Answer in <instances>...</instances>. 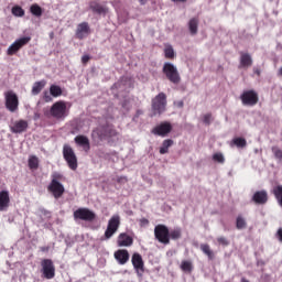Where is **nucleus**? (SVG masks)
<instances>
[{
    "label": "nucleus",
    "mask_w": 282,
    "mask_h": 282,
    "mask_svg": "<svg viewBox=\"0 0 282 282\" xmlns=\"http://www.w3.org/2000/svg\"><path fill=\"white\" fill-rule=\"evenodd\" d=\"M132 265L137 272V276L142 279L144 276V260L140 253H133L131 258Z\"/></svg>",
    "instance_id": "f8f14e48"
},
{
    "label": "nucleus",
    "mask_w": 282,
    "mask_h": 282,
    "mask_svg": "<svg viewBox=\"0 0 282 282\" xmlns=\"http://www.w3.org/2000/svg\"><path fill=\"white\" fill-rule=\"evenodd\" d=\"M149 0H139V3L141 4V6H147V2H148Z\"/></svg>",
    "instance_id": "8fccbe9b"
},
{
    "label": "nucleus",
    "mask_w": 282,
    "mask_h": 282,
    "mask_svg": "<svg viewBox=\"0 0 282 282\" xmlns=\"http://www.w3.org/2000/svg\"><path fill=\"white\" fill-rule=\"evenodd\" d=\"M253 74H257L258 76H261V69L260 68H253Z\"/></svg>",
    "instance_id": "de8ad7c7"
},
{
    "label": "nucleus",
    "mask_w": 282,
    "mask_h": 282,
    "mask_svg": "<svg viewBox=\"0 0 282 282\" xmlns=\"http://www.w3.org/2000/svg\"><path fill=\"white\" fill-rule=\"evenodd\" d=\"M248 67H252V56L249 53L240 52L239 68L248 69Z\"/></svg>",
    "instance_id": "412c9836"
},
{
    "label": "nucleus",
    "mask_w": 282,
    "mask_h": 282,
    "mask_svg": "<svg viewBox=\"0 0 282 282\" xmlns=\"http://www.w3.org/2000/svg\"><path fill=\"white\" fill-rule=\"evenodd\" d=\"M276 237H278L279 241H281V243H282V228H280V229L278 230Z\"/></svg>",
    "instance_id": "a18cd8bd"
},
{
    "label": "nucleus",
    "mask_w": 282,
    "mask_h": 282,
    "mask_svg": "<svg viewBox=\"0 0 282 282\" xmlns=\"http://www.w3.org/2000/svg\"><path fill=\"white\" fill-rule=\"evenodd\" d=\"M200 250L208 257L209 261H213L215 259V252L210 250V246L208 243L200 245Z\"/></svg>",
    "instance_id": "cd10ccee"
},
{
    "label": "nucleus",
    "mask_w": 282,
    "mask_h": 282,
    "mask_svg": "<svg viewBox=\"0 0 282 282\" xmlns=\"http://www.w3.org/2000/svg\"><path fill=\"white\" fill-rule=\"evenodd\" d=\"M163 74L171 83H177V68L173 64L165 63L163 66Z\"/></svg>",
    "instance_id": "2eb2a0df"
},
{
    "label": "nucleus",
    "mask_w": 282,
    "mask_h": 282,
    "mask_svg": "<svg viewBox=\"0 0 282 282\" xmlns=\"http://www.w3.org/2000/svg\"><path fill=\"white\" fill-rule=\"evenodd\" d=\"M4 100H6V108L11 113H15V111H19V96L13 93L12 90H9L4 94Z\"/></svg>",
    "instance_id": "1a4fd4ad"
},
{
    "label": "nucleus",
    "mask_w": 282,
    "mask_h": 282,
    "mask_svg": "<svg viewBox=\"0 0 282 282\" xmlns=\"http://www.w3.org/2000/svg\"><path fill=\"white\" fill-rule=\"evenodd\" d=\"M93 135H98L99 140H102V138H111L112 135H116V130L109 128L96 129L93 131Z\"/></svg>",
    "instance_id": "6ab92c4d"
},
{
    "label": "nucleus",
    "mask_w": 282,
    "mask_h": 282,
    "mask_svg": "<svg viewBox=\"0 0 282 282\" xmlns=\"http://www.w3.org/2000/svg\"><path fill=\"white\" fill-rule=\"evenodd\" d=\"M32 41V37L30 36H23L18 40H15L7 50V55L8 56H14L18 52L23 50L28 43Z\"/></svg>",
    "instance_id": "6e6552de"
},
{
    "label": "nucleus",
    "mask_w": 282,
    "mask_h": 282,
    "mask_svg": "<svg viewBox=\"0 0 282 282\" xmlns=\"http://www.w3.org/2000/svg\"><path fill=\"white\" fill-rule=\"evenodd\" d=\"M252 202L260 206H263V204H268V192L265 189L256 192L252 196Z\"/></svg>",
    "instance_id": "a211bd4d"
},
{
    "label": "nucleus",
    "mask_w": 282,
    "mask_h": 282,
    "mask_svg": "<svg viewBox=\"0 0 282 282\" xmlns=\"http://www.w3.org/2000/svg\"><path fill=\"white\" fill-rule=\"evenodd\" d=\"M181 3H186L187 0H177Z\"/></svg>",
    "instance_id": "864d4df0"
},
{
    "label": "nucleus",
    "mask_w": 282,
    "mask_h": 282,
    "mask_svg": "<svg viewBox=\"0 0 282 282\" xmlns=\"http://www.w3.org/2000/svg\"><path fill=\"white\" fill-rule=\"evenodd\" d=\"M172 144H173V140H171V139L164 140L159 150V153L161 155H165V153H169V149H171Z\"/></svg>",
    "instance_id": "c85d7f7f"
},
{
    "label": "nucleus",
    "mask_w": 282,
    "mask_h": 282,
    "mask_svg": "<svg viewBox=\"0 0 282 282\" xmlns=\"http://www.w3.org/2000/svg\"><path fill=\"white\" fill-rule=\"evenodd\" d=\"M50 116L55 120H65L69 116V109H67V102L58 100L54 102L50 109Z\"/></svg>",
    "instance_id": "7ed1b4c3"
},
{
    "label": "nucleus",
    "mask_w": 282,
    "mask_h": 282,
    "mask_svg": "<svg viewBox=\"0 0 282 282\" xmlns=\"http://www.w3.org/2000/svg\"><path fill=\"white\" fill-rule=\"evenodd\" d=\"M50 94L53 98H58L59 96H63V88L58 85H51Z\"/></svg>",
    "instance_id": "7c9ffc66"
},
{
    "label": "nucleus",
    "mask_w": 282,
    "mask_h": 282,
    "mask_svg": "<svg viewBox=\"0 0 282 282\" xmlns=\"http://www.w3.org/2000/svg\"><path fill=\"white\" fill-rule=\"evenodd\" d=\"M30 12L31 14H33V17H43V8H41V6H39L37 3H34L30 7Z\"/></svg>",
    "instance_id": "c756f323"
},
{
    "label": "nucleus",
    "mask_w": 282,
    "mask_h": 282,
    "mask_svg": "<svg viewBox=\"0 0 282 282\" xmlns=\"http://www.w3.org/2000/svg\"><path fill=\"white\" fill-rule=\"evenodd\" d=\"M61 182H63V174L54 172L51 175V183L47 186V191L52 193L55 199H61L65 195V186Z\"/></svg>",
    "instance_id": "f257e3e1"
},
{
    "label": "nucleus",
    "mask_w": 282,
    "mask_h": 282,
    "mask_svg": "<svg viewBox=\"0 0 282 282\" xmlns=\"http://www.w3.org/2000/svg\"><path fill=\"white\" fill-rule=\"evenodd\" d=\"M232 143H234L235 145H237L238 149H243V148L247 147V144H248V142L246 141L245 138H235V139L232 140Z\"/></svg>",
    "instance_id": "f704fd0d"
},
{
    "label": "nucleus",
    "mask_w": 282,
    "mask_h": 282,
    "mask_svg": "<svg viewBox=\"0 0 282 282\" xmlns=\"http://www.w3.org/2000/svg\"><path fill=\"white\" fill-rule=\"evenodd\" d=\"M117 182H127V177H124V176H120L118 180H117Z\"/></svg>",
    "instance_id": "09e8293b"
},
{
    "label": "nucleus",
    "mask_w": 282,
    "mask_h": 282,
    "mask_svg": "<svg viewBox=\"0 0 282 282\" xmlns=\"http://www.w3.org/2000/svg\"><path fill=\"white\" fill-rule=\"evenodd\" d=\"M213 160H214V162H218L219 164H224V162H226V159L224 158V154H221V153H215L213 155Z\"/></svg>",
    "instance_id": "58836bf2"
},
{
    "label": "nucleus",
    "mask_w": 282,
    "mask_h": 282,
    "mask_svg": "<svg viewBox=\"0 0 282 282\" xmlns=\"http://www.w3.org/2000/svg\"><path fill=\"white\" fill-rule=\"evenodd\" d=\"M217 242L219 243V246H230V240L226 237H218Z\"/></svg>",
    "instance_id": "ea45409f"
},
{
    "label": "nucleus",
    "mask_w": 282,
    "mask_h": 282,
    "mask_svg": "<svg viewBox=\"0 0 282 282\" xmlns=\"http://www.w3.org/2000/svg\"><path fill=\"white\" fill-rule=\"evenodd\" d=\"M173 1H177V0H173Z\"/></svg>",
    "instance_id": "4d7b16f0"
},
{
    "label": "nucleus",
    "mask_w": 282,
    "mask_h": 282,
    "mask_svg": "<svg viewBox=\"0 0 282 282\" xmlns=\"http://www.w3.org/2000/svg\"><path fill=\"white\" fill-rule=\"evenodd\" d=\"M45 85H47V82L45 80L35 82L32 87V95L39 96L40 91H43V89L45 88Z\"/></svg>",
    "instance_id": "a878e982"
},
{
    "label": "nucleus",
    "mask_w": 282,
    "mask_h": 282,
    "mask_svg": "<svg viewBox=\"0 0 282 282\" xmlns=\"http://www.w3.org/2000/svg\"><path fill=\"white\" fill-rule=\"evenodd\" d=\"M90 59H91V57H90L89 55H84V56L82 57V63H83V65H87Z\"/></svg>",
    "instance_id": "37998d69"
},
{
    "label": "nucleus",
    "mask_w": 282,
    "mask_h": 282,
    "mask_svg": "<svg viewBox=\"0 0 282 282\" xmlns=\"http://www.w3.org/2000/svg\"><path fill=\"white\" fill-rule=\"evenodd\" d=\"M181 270L185 274H191L193 272V262H191V261H183L181 263Z\"/></svg>",
    "instance_id": "2f4dec72"
},
{
    "label": "nucleus",
    "mask_w": 282,
    "mask_h": 282,
    "mask_svg": "<svg viewBox=\"0 0 282 282\" xmlns=\"http://www.w3.org/2000/svg\"><path fill=\"white\" fill-rule=\"evenodd\" d=\"M13 17H25V10L20 6H15L11 9Z\"/></svg>",
    "instance_id": "72a5a7b5"
},
{
    "label": "nucleus",
    "mask_w": 282,
    "mask_h": 282,
    "mask_svg": "<svg viewBox=\"0 0 282 282\" xmlns=\"http://www.w3.org/2000/svg\"><path fill=\"white\" fill-rule=\"evenodd\" d=\"M29 169L31 171H36V169H39V158L35 155H31L29 158Z\"/></svg>",
    "instance_id": "473e14b6"
},
{
    "label": "nucleus",
    "mask_w": 282,
    "mask_h": 282,
    "mask_svg": "<svg viewBox=\"0 0 282 282\" xmlns=\"http://www.w3.org/2000/svg\"><path fill=\"white\" fill-rule=\"evenodd\" d=\"M164 55H165V58H174L175 57V51L173 50V46L165 45Z\"/></svg>",
    "instance_id": "e433bc0d"
},
{
    "label": "nucleus",
    "mask_w": 282,
    "mask_h": 282,
    "mask_svg": "<svg viewBox=\"0 0 282 282\" xmlns=\"http://www.w3.org/2000/svg\"><path fill=\"white\" fill-rule=\"evenodd\" d=\"M271 151H272V153H273L275 160H278L279 162L282 163V150H281V148H279V147H272V148H271Z\"/></svg>",
    "instance_id": "4c0bfd02"
},
{
    "label": "nucleus",
    "mask_w": 282,
    "mask_h": 282,
    "mask_svg": "<svg viewBox=\"0 0 282 282\" xmlns=\"http://www.w3.org/2000/svg\"><path fill=\"white\" fill-rule=\"evenodd\" d=\"M154 237L159 243L169 246V243H171V237L175 239V237H177V234L174 231L171 235V232L169 231V227H166L165 225H156L154 227Z\"/></svg>",
    "instance_id": "f03ea898"
},
{
    "label": "nucleus",
    "mask_w": 282,
    "mask_h": 282,
    "mask_svg": "<svg viewBox=\"0 0 282 282\" xmlns=\"http://www.w3.org/2000/svg\"><path fill=\"white\" fill-rule=\"evenodd\" d=\"M117 246L119 248H129L133 246V237L129 236L127 232H122L117 238Z\"/></svg>",
    "instance_id": "dca6fc26"
},
{
    "label": "nucleus",
    "mask_w": 282,
    "mask_h": 282,
    "mask_svg": "<svg viewBox=\"0 0 282 282\" xmlns=\"http://www.w3.org/2000/svg\"><path fill=\"white\" fill-rule=\"evenodd\" d=\"M198 28H199V19L192 18L188 22L189 34H192V36H195V34H197L198 32Z\"/></svg>",
    "instance_id": "b1692460"
},
{
    "label": "nucleus",
    "mask_w": 282,
    "mask_h": 282,
    "mask_svg": "<svg viewBox=\"0 0 282 282\" xmlns=\"http://www.w3.org/2000/svg\"><path fill=\"white\" fill-rule=\"evenodd\" d=\"M115 259L120 265H124L129 261V251L127 249H119L115 252Z\"/></svg>",
    "instance_id": "aec40b11"
},
{
    "label": "nucleus",
    "mask_w": 282,
    "mask_h": 282,
    "mask_svg": "<svg viewBox=\"0 0 282 282\" xmlns=\"http://www.w3.org/2000/svg\"><path fill=\"white\" fill-rule=\"evenodd\" d=\"M210 120H213V115L212 113L204 115V117H203L204 124H210Z\"/></svg>",
    "instance_id": "a19ab883"
},
{
    "label": "nucleus",
    "mask_w": 282,
    "mask_h": 282,
    "mask_svg": "<svg viewBox=\"0 0 282 282\" xmlns=\"http://www.w3.org/2000/svg\"><path fill=\"white\" fill-rule=\"evenodd\" d=\"M41 272L44 279L52 280L56 276V267L52 259H43L41 261Z\"/></svg>",
    "instance_id": "0eeeda50"
},
{
    "label": "nucleus",
    "mask_w": 282,
    "mask_h": 282,
    "mask_svg": "<svg viewBox=\"0 0 282 282\" xmlns=\"http://www.w3.org/2000/svg\"><path fill=\"white\" fill-rule=\"evenodd\" d=\"M118 228H120V217L118 215H113L108 220L107 229L100 238V241H108V239H111V237L118 232Z\"/></svg>",
    "instance_id": "423d86ee"
},
{
    "label": "nucleus",
    "mask_w": 282,
    "mask_h": 282,
    "mask_svg": "<svg viewBox=\"0 0 282 282\" xmlns=\"http://www.w3.org/2000/svg\"><path fill=\"white\" fill-rule=\"evenodd\" d=\"M143 111L142 110H137V118L138 116H142Z\"/></svg>",
    "instance_id": "603ef678"
},
{
    "label": "nucleus",
    "mask_w": 282,
    "mask_h": 282,
    "mask_svg": "<svg viewBox=\"0 0 282 282\" xmlns=\"http://www.w3.org/2000/svg\"><path fill=\"white\" fill-rule=\"evenodd\" d=\"M171 131H173V126L169 121L161 122L152 129L153 135H160L161 138H166Z\"/></svg>",
    "instance_id": "ddd939ff"
},
{
    "label": "nucleus",
    "mask_w": 282,
    "mask_h": 282,
    "mask_svg": "<svg viewBox=\"0 0 282 282\" xmlns=\"http://www.w3.org/2000/svg\"><path fill=\"white\" fill-rule=\"evenodd\" d=\"M272 195H274V198L276 199V203L279 204L280 208H282V185H276L271 191Z\"/></svg>",
    "instance_id": "393cba45"
},
{
    "label": "nucleus",
    "mask_w": 282,
    "mask_h": 282,
    "mask_svg": "<svg viewBox=\"0 0 282 282\" xmlns=\"http://www.w3.org/2000/svg\"><path fill=\"white\" fill-rule=\"evenodd\" d=\"M91 34V28H89V22H82L77 25L75 31V36L78 41L87 39Z\"/></svg>",
    "instance_id": "4468645a"
},
{
    "label": "nucleus",
    "mask_w": 282,
    "mask_h": 282,
    "mask_svg": "<svg viewBox=\"0 0 282 282\" xmlns=\"http://www.w3.org/2000/svg\"><path fill=\"white\" fill-rule=\"evenodd\" d=\"M278 76L280 77V78H282V66L279 68V70H278Z\"/></svg>",
    "instance_id": "3c124183"
},
{
    "label": "nucleus",
    "mask_w": 282,
    "mask_h": 282,
    "mask_svg": "<svg viewBox=\"0 0 282 282\" xmlns=\"http://www.w3.org/2000/svg\"><path fill=\"white\" fill-rule=\"evenodd\" d=\"M178 107H184V102H178Z\"/></svg>",
    "instance_id": "5fc2aeb1"
},
{
    "label": "nucleus",
    "mask_w": 282,
    "mask_h": 282,
    "mask_svg": "<svg viewBox=\"0 0 282 282\" xmlns=\"http://www.w3.org/2000/svg\"><path fill=\"white\" fill-rule=\"evenodd\" d=\"M246 226H248V224L246 223V219H243V217L238 216L236 219V228L238 230H243V228H246Z\"/></svg>",
    "instance_id": "c9c22d12"
},
{
    "label": "nucleus",
    "mask_w": 282,
    "mask_h": 282,
    "mask_svg": "<svg viewBox=\"0 0 282 282\" xmlns=\"http://www.w3.org/2000/svg\"><path fill=\"white\" fill-rule=\"evenodd\" d=\"M74 219H80L82 221H94L96 214L89 208L80 207L73 214Z\"/></svg>",
    "instance_id": "9b49d317"
},
{
    "label": "nucleus",
    "mask_w": 282,
    "mask_h": 282,
    "mask_svg": "<svg viewBox=\"0 0 282 282\" xmlns=\"http://www.w3.org/2000/svg\"><path fill=\"white\" fill-rule=\"evenodd\" d=\"M139 224H140V226H141L142 228H144V226H149V219H147V218H141V219L139 220Z\"/></svg>",
    "instance_id": "c03bdc74"
},
{
    "label": "nucleus",
    "mask_w": 282,
    "mask_h": 282,
    "mask_svg": "<svg viewBox=\"0 0 282 282\" xmlns=\"http://www.w3.org/2000/svg\"><path fill=\"white\" fill-rule=\"evenodd\" d=\"M240 100L245 107H254L259 102V94L254 90H245L240 95Z\"/></svg>",
    "instance_id": "9d476101"
},
{
    "label": "nucleus",
    "mask_w": 282,
    "mask_h": 282,
    "mask_svg": "<svg viewBox=\"0 0 282 282\" xmlns=\"http://www.w3.org/2000/svg\"><path fill=\"white\" fill-rule=\"evenodd\" d=\"M10 208V192L1 191L0 192V213L8 210Z\"/></svg>",
    "instance_id": "f3484780"
},
{
    "label": "nucleus",
    "mask_w": 282,
    "mask_h": 282,
    "mask_svg": "<svg viewBox=\"0 0 282 282\" xmlns=\"http://www.w3.org/2000/svg\"><path fill=\"white\" fill-rule=\"evenodd\" d=\"M166 111V94L160 93L152 99V116H162Z\"/></svg>",
    "instance_id": "20e7f679"
},
{
    "label": "nucleus",
    "mask_w": 282,
    "mask_h": 282,
    "mask_svg": "<svg viewBox=\"0 0 282 282\" xmlns=\"http://www.w3.org/2000/svg\"><path fill=\"white\" fill-rule=\"evenodd\" d=\"M43 99H44L46 102H52V96H51L50 93H47V91H44Z\"/></svg>",
    "instance_id": "79ce46f5"
},
{
    "label": "nucleus",
    "mask_w": 282,
    "mask_h": 282,
    "mask_svg": "<svg viewBox=\"0 0 282 282\" xmlns=\"http://www.w3.org/2000/svg\"><path fill=\"white\" fill-rule=\"evenodd\" d=\"M41 252H50V247H41Z\"/></svg>",
    "instance_id": "49530a36"
},
{
    "label": "nucleus",
    "mask_w": 282,
    "mask_h": 282,
    "mask_svg": "<svg viewBox=\"0 0 282 282\" xmlns=\"http://www.w3.org/2000/svg\"><path fill=\"white\" fill-rule=\"evenodd\" d=\"M241 282H249V281L246 278H242Z\"/></svg>",
    "instance_id": "6e6d98bb"
},
{
    "label": "nucleus",
    "mask_w": 282,
    "mask_h": 282,
    "mask_svg": "<svg viewBox=\"0 0 282 282\" xmlns=\"http://www.w3.org/2000/svg\"><path fill=\"white\" fill-rule=\"evenodd\" d=\"M89 8L95 14H107V8L96 1L90 2Z\"/></svg>",
    "instance_id": "5701e85b"
},
{
    "label": "nucleus",
    "mask_w": 282,
    "mask_h": 282,
    "mask_svg": "<svg viewBox=\"0 0 282 282\" xmlns=\"http://www.w3.org/2000/svg\"><path fill=\"white\" fill-rule=\"evenodd\" d=\"M75 142L79 145V147H84L87 149V151H89L90 145H89V138H87L86 135H77L75 137Z\"/></svg>",
    "instance_id": "bb28decb"
},
{
    "label": "nucleus",
    "mask_w": 282,
    "mask_h": 282,
    "mask_svg": "<svg viewBox=\"0 0 282 282\" xmlns=\"http://www.w3.org/2000/svg\"><path fill=\"white\" fill-rule=\"evenodd\" d=\"M63 158L65 162L68 164L70 171H76L78 169V158L76 156V152L69 144H64L63 147Z\"/></svg>",
    "instance_id": "39448f33"
},
{
    "label": "nucleus",
    "mask_w": 282,
    "mask_h": 282,
    "mask_svg": "<svg viewBox=\"0 0 282 282\" xmlns=\"http://www.w3.org/2000/svg\"><path fill=\"white\" fill-rule=\"evenodd\" d=\"M28 130V121L19 120L11 128L12 133H23V131Z\"/></svg>",
    "instance_id": "4be33fe9"
}]
</instances>
